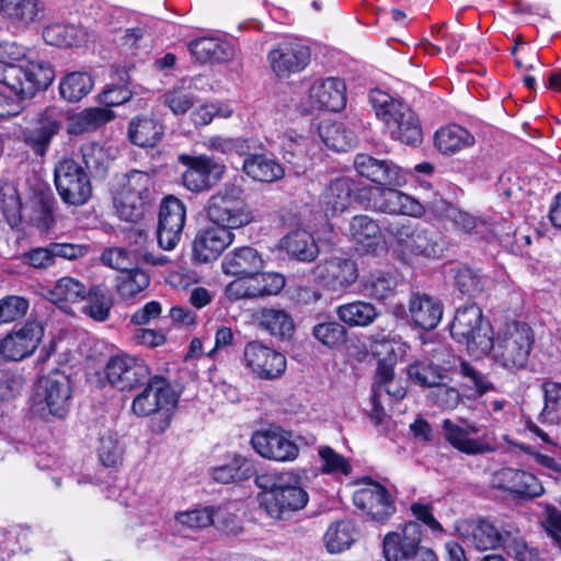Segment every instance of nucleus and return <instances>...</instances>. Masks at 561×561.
<instances>
[{
    "mask_svg": "<svg viewBox=\"0 0 561 561\" xmlns=\"http://www.w3.org/2000/svg\"><path fill=\"white\" fill-rule=\"evenodd\" d=\"M233 108L225 102L203 103L192 110L190 118L195 126L209 125L215 117L229 118Z\"/></svg>",
    "mask_w": 561,
    "mask_h": 561,
    "instance_id": "nucleus-55",
    "label": "nucleus"
},
{
    "mask_svg": "<svg viewBox=\"0 0 561 561\" xmlns=\"http://www.w3.org/2000/svg\"><path fill=\"white\" fill-rule=\"evenodd\" d=\"M260 505L274 519H287L309 500L300 479L291 471H271L256 476Z\"/></svg>",
    "mask_w": 561,
    "mask_h": 561,
    "instance_id": "nucleus-3",
    "label": "nucleus"
},
{
    "mask_svg": "<svg viewBox=\"0 0 561 561\" xmlns=\"http://www.w3.org/2000/svg\"><path fill=\"white\" fill-rule=\"evenodd\" d=\"M348 233L363 251L375 250L382 242L379 226L367 215L353 217L348 226Z\"/></svg>",
    "mask_w": 561,
    "mask_h": 561,
    "instance_id": "nucleus-42",
    "label": "nucleus"
},
{
    "mask_svg": "<svg viewBox=\"0 0 561 561\" xmlns=\"http://www.w3.org/2000/svg\"><path fill=\"white\" fill-rule=\"evenodd\" d=\"M30 49L15 42L0 44V82L21 96H33L54 80V69L30 58Z\"/></svg>",
    "mask_w": 561,
    "mask_h": 561,
    "instance_id": "nucleus-2",
    "label": "nucleus"
},
{
    "mask_svg": "<svg viewBox=\"0 0 561 561\" xmlns=\"http://www.w3.org/2000/svg\"><path fill=\"white\" fill-rule=\"evenodd\" d=\"M242 193L240 186L225 184L207 203L206 211L209 220L230 231L254 221V213L243 201Z\"/></svg>",
    "mask_w": 561,
    "mask_h": 561,
    "instance_id": "nucleus-10",
    "label": "nucleus"
},
{
    "mask_svg": "<svg viewBox=\"0 0 561 561\" xmlns=\"http://www.w3.org/2000/svg\"><path fill=\"white\" fill-rule=\"evenodd\" d=\"M268 61L274 73L287 78L304 70L310 61V50L297 42H285L272 49Z\"/></svg>",
    "mask_w": 561,
    "mask_h": 561,
    "instance_id": "nucleus-28",
    "label": "nucleus"
},
{
    "mask_svg": "<svg viewBox=\"0 0 561 561\" xmlns=\"http://www.w3.org/2000/svg\"><path fill=\"white\" fill-rule=\"evenodd\" d=\"M531 328L520 321L506 323L492 337L490 352L496 363L508 370L524 368L528 362L534 345Z\"/></svg>",
    "mask_w": 561,
    "mask_h": 561,
    "instance_id": "nucleus-7",
    "label": "nucleus"
},
{
    "mask_svg": "<svg viewBox=\"0 0 561 561\" xmlns=\"http://www.w3.org/2000/svg\"><path fill=\"white\" fill-rule=\"evenodd\" d=\"M243 171L255 181L273 183L280 180L284 174L282 164L265 153H252L244 158Z\"/></svg>",
    "mask_w": 561,
    "mask_h": 561,
    "instance_id": "nucleus-38",
    "label": "nucleus"
},
{
    "mask_svg": "<svg viewBox=\"0 0 561 561\" xmlns=\"http://www.w3.org/2000/svg\"><path fill=\"white\" fill-rule=\"evenodd\" d=\"M354 505L373 520L383 523L394 512L396 505L391 494L380 483L364 480L353 494Z\"/></svg>",
    "mask_w": 561,
    "mask_h": 561,
    "instance_id": "nucleus-20",
    "label": "nucleus"
},
{
    "mask_svg": "<svg viewBox=\"0 0 561 561\" xmlns=\"http://www.w3.org/2000/svg\"><path fill=\"white\" fill-rule=\"evenodd\" d=\"M461 540L479 551L504 548L507 539L514 535V526L497 527L492 522L479 519H460L455 525Z\"/></svg>",
    "mask_w": 561,
    "mask_h": 561,
    "instance_id": "nucleus-12",
    "label": "nucleus"
},
{
    "mask_svg": "<svg viewBox=\"0 0 561 561\" xmlns=\"http://www.w3.org/2000/svg\"><path fill=\"white\" fill-rule=\"evenodd\" d=\"M251 444L262 457L275 461H293L299 455V448L291 434L280 428L255 432L252 435Z\"/></svg>",
    "mask_w": 561,
    "mask_h": 561,
    "instance_id": "nucleus-22",
    "label": "nucleus"
},
{
    "mask_svg": "<svg viewBox=\"0 0 561 561\" xmlns=\"http://www.w3.org/2000/svg\"><path fill=\"white\" fill-rule=\"evenodd\" d=\"M193 57L201 62H226L233 58V46L220 38L201 37L188 44Z\"/></svg>",
    "mask_w": 561,
    "mask_h": 561,
    "instance_id": "nucleus-36",
    "label": "nucleus"
},
{
    "mask_svg": "<svg viewBox=\"0 0 561 561\" xmlns=\"http://www.w3.org/2000/svg\"><path fill=\"white\" fill-rule=\"evenodd\" d=\"M145 383L146 387L131 402V411L139 417L152 416L151 430L163 433L171 424L179 393L160 376H149Z\"/></svg>",
    "mask_w": 561,
    "mask_h": 561,
    "instance_id": "nucleus-5",
    "label": "nucleus"
},
{
    "mask_svg": "<svg viewBox=\"0 0 561 561\" xmlns=\"http://www.w3.org/2000/svg\"><path fill=\"white\" fill-rule=\"evenodd\" d=\"M161 99L162 103L176 116L186 114L197 101L193 92L184 84L165 91Z\"/></svg>",
    "mask_w": 561,
    "mask_h": 561,
    "instance_id": "nucleus-53",
    "label": "nucleus"
},
{
    "mask_svg": "<svg viewBox=\"0 0 561 561\" xmlns=\"http://www.w3.org/2000/svg\"><path fill=\"white\" fill-rule=\"evenodd\" d=\"M346 104V84L336 77L314 80L307 91L306 99L299 107L305 113L328 110L337 112Z\"/></svg>",
    "mask_w": 561,
    "mask_h": 561,
    "instance_id": "nucleus-16",
    "label": "nucleus"
},
{
    "mask_svg": "<svg viewBox=\"0 0 561 561\" xmlns=\"http://www.w3.org/2000/svg\"><path fill=\"white\" fill-rule=\"evenodd\" d=\"M186 219L184 203L174 197L167 196L161 203L159 211L158 242L163 250H173L181 240Z\"/></svg>",
    "mask_w": 561,
    "mask_h": 561,
    "instance_id": "nucleus-24",
    "label": "nucleus"
},
{
    "mask_svg": "<svg viewBox=\"0 0 561 561\" xmlns=\"http://www.w3.org/2000/svg\"><path fill=\"white\" fill-rule=\"evenodd\" d=\"M369 102L377 118L383 123L392 139L410 146L422 142L419 118L408 104L379 89L370 91Z\"/></svg>",
    "mask_w": 561,
    "mask_h": 561,
    "instance_id": "nucleus-4",
    "label": "nucleus"
},
{
    "mask_svg": "<svg viewBox=\"0 0 561 561\" xmlns=\"http://www.w3.org/2000/svg\"><path fill=\"white\" fill-rule=\"evenodd\" d=\"M376 307L367 301L354 300L336 308L339 320L352 328H366L378 317Z\"/></svg>",
    "mask_w": 561,
    "mask_h": 561,
    "instance_id": "nucleus-44",
    "label": "nucleus"
},
{
    "mask_svg": "<svg viewBox=\"0 0 561 561\" xmlns=\"http://www.w3.org/2000/svg\"><path fill=\"white\" fill-rule=\"evenodd\" d=\"M434 43L424 45L428 54H438L445 51L448 57L454 56L461 43V35L443 25L433 31Z\"/></svg>",
    "mask_w": 561,
    "mask_h": 561,
    "instance_id": "nucleus-52",
    "label": "nucleus"
},
{
    "mask_svg": "<svg viewBox=\"0 0 561 561\" xmlns=\"http://www.w3.org/2000/svg\"><path fill=\"white\" fill-rule=\"evenodd\" d=\"M445 439L458 451L476 456L495 450V438L493 435L483 434L477 436L480 427L462 422L457 424L450 420H444L442 424Z\"/></svg>",
    "mask_w": 561,
    "mask_h": 561,
    "instance_id": "nucleus-17",
    "label": "nucleus"
},
{
    "mask_svg": "<svg viewBox=\"0 0 561 561\" xmlns=\"http://www.w3.org/2000/svg\"><path fill=\"white\" fill-rule=\"evenodd\" d=\"M312 335L324 346L335 348L346 340V329L336 321L321 322L313 327Z\"/></svg>",
    "mask_w": 561,
    "mask_h": 561,
    "instance_id": "nucleus-59",
    "label": "nucleus"
},
{
    "mask_svg": "<svg viewBox=\"0 0 561 561\" xmlns=\"http://www.w3.org/2000/svg\"><path fill=\"white\" fill-rule=\"evenodd\" d=\"M94 88V80L85 71H71L59 81L60 98L69 103H77L85 98Z\"/></svg>",
    "mask_w": 561,
    "mask_h": 561,
    "instance_id": "nucleus-45",
    "label": "nucleus"
},
{
    "mask_svg": "<svg viewBox=\"0 0 561 561\" xmlns=\"http://www.w3.org/2000/svg\"><path fill=\"white\" fill-rule=\"evenodd\" d=\"M397 243L399 251L405 259L434 257L440 251L433 233L420 227H403L400 229L397 233Z\"/></svg>",
    "mask_w": 561,
    "mask_h": 561,
    "instance_id": "nucleus-29",
    "label": "nucleus"
},
{
    "mask_svg": "<svg viewBox=\"0 0 561 561\" xmlns=\"http://www.w3.org/2000/svg\"><path fill=\"white\" fill-rule=\"evenodd\" d=\"M318 456L321 462L320 470L325 474L350 476L352 472L351 461L330 446H320Z\"/></svg>",
    "mask_w": 561,
    "mask_h": 561,
    "instance_id": "nucleus-54",
    "label": "nucleus"
},
{
    "mask_svg": "<svg viewBox=\"0 0 561 561\" xmlns=\"http://www.w3.org/2000/svg\"><path fill=\"white\" fill-rule=\"evenodd\" d=\"M62 114L56 107L47 108L39 117L38 126L24 134L25 142L36 154H44L51 138L61 126Z\"/></svg>",
    "mask_w": 561,
    "mask_h": 561,
    "instance_id": "nucleus-33",
    "label": "nucleus"
},
{
    "mask_svg": "<svg viewBox=\"0 0 561 561\" xmlns=\"http://www.w3.org/2000/svg\"><path fill=\"white\" fill-rule=\"evenodd\" d=\"M455 341L466 346L468 353L481 357L492 347V328L483 321L482 311L476 305L458 308L450 325Z\"/></svg>",
    "mask_w": 561,
    "mask_h": 561,
    "instance_id": "nucleus-8",
    "label": "nucleus"
},
{
    "mask_svg": "<svg viewBox=\"0 0 561 561\" xmlns=\"http://www.w3.org/2000/svg\"><path fill=\"white\" fill-rule=\"evenodd\" d=\"M42 10L38 0H0V13L18 26L37 22Z\"/></svg>",
    "mask_w": 561,
    "mask_h": 561,
    "instance_id": "nucleus-40",
    "label": "nucleus"
},
{
    "mask_svg": "<svg viewBox=\"0 0 561 561\" xmlns=\"http://www.w3.org/2000/svg\"><path fill=\"white\" fill-rule=\"evenodd\" d=\"M163 134V125L152 116L138 115L128 124V139L141 148L154 147L162 139Z\"/></svg>",
    "mask_w": 561,
    "mask_h": 561,
    "instance_id": "nucleus-35",
    "label": "nucleus"
},
{
    "mask_svg": "<svg viewBox=\"0 0 561 561\" xmlns=\"http://www.w3.org/2000/svg\"><path fill=\"white\" fill-rule=\"evenodd\" d=\"M149 284V275L140 268H134L117 277L116 290L122 299L129 300L142 293Z\"/></svg>",
    "mask_w": 561,
    "mask_h": 561,
    "instance_id": "nucleus-51",
    "label": "nucleus"
},
{
    "mask_svg": "<svg viewBox=\"0 0 561 561\" xmlns=\"http://www.w3.org/2000/svg\"><path fill=\"white\" fill-rule=\"evenodd\" d=\"M255 298L277 295L285 287V277L275 272L260 271L250 276Z\"/></svg>",
    "mask_w": 561,
    "mask_h": 561,
    "instance_id": "nucleus-56",
    "label": "nucleus"
},
{
    "mask_svg": "<svg viewBox=\"0 0 561 561\" xmlns=\"http://www.w3.org/2000/svg\"><path fill=\"white\" fill-rule=\"evenodd\" d=\"M456 357L444 345L431 352L428 360H415L407 368L409 378L416 385L433 388L447 379L446 373L455 367Z\"/></svg>",
    "mask_w": 561,
    "mask_h": 561,
    "instance_id": "nucleus-19",
    "label": "nucleus"
},
{
    "mask_svg": "<svg viewBox=\"0 0 561 561\" xmlns=\"http://www.w3.org/2000/svg\"><path fill=\"white\" fill-rule=\"evenodd\" d=\"M87 294V286L71 276H62L54 286L42 289V296L45 299L65 311H68L71 305L83 301Z\"/></svg>",
    "mask_w": 561,
    "mask_h": 561,
    "instance_id": "nucleus-32",
    "label": "nucleus"
},
{
    "mask_svg": "<svg viewBox=\"0 0 561 561\" xmlns=\"http://www.w3.org/2000/svg\"><path fill=\"white\" fill-rule=\"evenodd\" d=\"M114 117V112L106 107L84 108L68 117L67 130L71 135H80L103 126Z\"/></svg>",
    "mask_w": 561,
    "mask_h": 561,
    "instance_id": "nucleus-41",
    "label": "nucleus"
},
{
    "mask_svg": "<svg viewBox=\"0 0 561 561\" xmlns=\"http://www.w3.org/2000/svg\"><path fill=\"white\" fill-rule=\"evenodd\" d=\"M355 183L342 176L330 182L321 195L320 205L324 216L335 217L345 211L354 201Z\"/></svg>",
    "mask_w": 561,
    "mask_h": 561,
    "instance_id": "nucleus-31",
    "label": "nucleus"
},
{
    "mask_svg": "<svg viewBox=\"0 0 561 561\" xmlns=\"http://www.w3.org/2000/svg\"><path fill=\"white\" fill-rule=\"evenodd\" d=\"M211 478L219 483H232L249 479L253 466L247 458L237 454H227L221 463L210 469Z\"/></svg>",
    "mask_w": 561,
    "mask_h": 561,
    "instance_id": "nucleus-39",
    "label": "nucleus"
},
{
    "mask_svg": "<svg viewBox=\"0 0 561 561\" xmlns=\"http://www.w3.org/2000/svg\"><path fill=\"white\" fill-rule=\"evenodd\" d=\"M84 300H87L82 308L84 314L99 322H104L108 319L114 300L112 294L106 288L100 285L90 287Z\"/></svg>",
    "mask_w": 561,
    "mask_h": 561,
    "instance_id": "nucleus-47",
    "label": "nucleus"
},
{
    "mask_svg": "<svg viewBox=\"0 0 561 561\" xmlns=\"http://www.w3.org/2000/svg\"><path fill=\"white\" fill-rule=\"evenodd\" d=\"M369 347L378 360L376 382L387 385L394 377L396 364L408 355L410 346L399 335L374 333L369 336Z\"/></svg>",
    "mask_w": 561,
    "mask_h": 561,
    "instance_id": "nucleus-13",
    "label": "nucleus"
},
{
    "mask_svg": "<svg viewBox=\"0 0 561 561\" xmlns=\"http://www.w3.org/2000/svg\"><path fill=\"white\" fill-rule=\"evenodd\" d=\"M176 523L188 529H202L215 522L214 506L195 507L178 512L174 516Z\"/></svg>",
    "mask_w": 561,
    "mask_h": 561,
    "instance_id": "nucleus-57",
    "label": "nucleus"
},
{
    "mask_svg": "<svg viewBox=\"0 0 561 561\" xmlns=\"http://www.w3.org/2000/svg\"><path fill=\"white\" fill-rule=\"evenodd\" d=\"M43 335L44 329L36 321L14 328L0 341V356L7 360H22L35 352Z\"/></svg>",
    "mask_w": 561,
    "mask_h": 561,
    "instance_id": "nucleus-21",
    "label": "nucleus"
},
{
    "mask_svg": "<svg viewBox=\"0 0 561 561\" xmlns=\"http://www.w3.org/2000/svg\"><path fill=\"white\" fill-rule=\"evenodd\" d=\"M357 531L351 522L341 520L333 523L323 536V542L329 553H341L352 547L356 541Z\"/></svg>",
    "mask_w": 561,
    "mask_h": 561,
    "instance_id": "nucleus-46",
    "label": "nucleus"
},
{
    "mask_svg": "<svg viewBox=\"0 0 561 561\" xmlns=\"http://www.w3.org/2000/svg\"><path fill=\"white\" fill-rule=\"evenodd\" d=\"M153 194V181L142 171L134 170L119 183L113 197L121 219L136 222L142 218Z\"/></svg>",
    "mask_w": 561,
    "mask_h": 561,
    "instance_id": "nucleus-9",
    "label": "nucleus"
},
{
    "mask_svg": "<svg viewBox=\"0 0 561 561\" xmlns=\"http://www.w3.org/2000/svg\"><path fill=\"white\" fill-rule=\"evenodd\" d=\"M105 375L113 387L119 390H130L144 385L149 379L150 369L141 358L122 353L108 359Z\"/></svg>",
    "mask_w": 561,
    "mask_h": 561,
    "instance_id": "nucleus-18",
    "label": "nucleus"
},
{
    "mask_svg": "<svg viewBox=\"0 0 561 561\" xmlns=\"http://www.w3.org/2000/svg\"><path fill=\"white\" fill-rule=\"evenodd\" d=\"M503 550L515 561H541L538 552L525 542L517 528L514 529V535L507 539Z\"/></svg>",
    "mask_w": 561,
    "mask_h": 561,
    "instance_id": "nucleus-64",
    "label": "nucleus"
},
{
    "mask_svg": "<svg viewBox=\"0 0 561 561\" xmlns=\"http://www.w3.org/2000/svg\"><path fill=\"white\" fill-rule=\"evenodd\" d=\"M25 385L23 375L14 368L0 365V400L9 401L16 398Z\"/></svg>",
    "mask_w": 561,
    "mask_h": 561,
    "instance_id": "nucleus-61",
    "label": "nucleus"
},
{
    "mask_svg": "<svg viewBox=\"0 0 561 561\" xmlns=\"http://www.w3.org/2000/svg\"><path fill=\"white\" fill-rule=\"evenodd\" d=\"M101 259L105 265L121 271V274L134 270L133 266L137 262V256L124 248L107 249L102 253Z\"/></svg>",
    "mask_w": 561,
    "mask_h": 561,
    "instance_id": "nucleus-63",
    "label": "nucleus"
},
{
    "mask_svg": "<svg viewBox=\"0 0 561 561\" xmlns=\"http://www.w3.org/2000/svg\"><path fill=\"white\" fill-rule=\"evenodd\" d=\"M316 278L328 289L343 291L356 283L357 264L343 255H331L314 267Z\"/></svg>",
    "mask_w": 561,
    "mask_h": 561,
    "instance_id": "nucleus-23",
    "label": "nucleus"
},
{
    "mask_svg": "<svg viewBox=\"0 0 561 561\" xmlns=\"http://www.w3.org/2000/svg\"><path fill=\"white\" fill-rule=\"evenodd\" d=\"M256 321L260 328L275 336H290L295 329L293 319L282 309H262L256 314Z\"/></svg>",
    "mask_w": 561,
    "mask_h": 561,
    "instance_id": "nucleus-48",
    "label": "nucleus"
},
{
    "mask_svg": "<svg viewBox=\"0 0 561 561\" xmlns=\"http://www.w3.org/2000/svg\"><path fill=\"white\" fill-rule=\"evenodd\" d=\"M44 41L51 46H77L84 39V33L76 25L55 23L43 31Z\"/></svg>",
    "mask_w": 561,
    "mask_h": 561,
    "instance_id": "nucleus-49",
    "label": "nucleus"
},
{
    "mask_svg": "<svg viewBox=\"0 0 561 561\" xmlns=\"http://www.w3.org/2000/svg\"><path fill=\"white\" fill-rule=\"evenodd\" d=\"M265 266L263 255L253 247H239L222 259L221 272L231 277H250Z\"/></svg>",
    "mask_w": 561,
    "mask_h": 561,
    "instance_id": "nucleus-30",
    "label": "nucleus"
},
{
    "mask_svg": "<svg viewBox=\"0 0 561 561\" xmlns=\"http://www.w3.org/2000/svg\"><path fill=\"white\" fill-rule=\"evenodd\" d=\"M320 135L325 145L335 151H346L357 142L355 133L343 123H332L320 127Z\"/></svg>",
    "mask_w": 561,
    "mask_h": 561,
    "instance_id": "nucleus-50",
    "label": "nucleus"
},
{
    "mask_svg": "<svg viewBox=\"0 0 561 561\" xmlns=\"http://www.w3.org/2000/svg\"><path fill=\"white\" fill-rule=\"evenodd\" d=\"M434 144L443 154L453 156L472 148L476 144V137L467 128L457 124H449L436 130Z\"/></svg>",
    "mask_w": 561,
    "mask_h": 561,
    "instance_id": "nucleus-34",
    "label": "nucleus"
},
{
    "mask_svg": "<svg viewBox=\"0 0 561 561\" xmlns=\"http://www.w3.org/2000/svg\"><path fill=\"white\" fill-rule=\"evenodd\" d=\"M421 527L415 522L405 523L400 529L388 533L382 541L387 561H413L421 549Z\"/></svg>",
    "mask_w": 561,
    "mask_h": 561,
    "instance_id": "nucleus-25",
    "label": "nucleus"
},
{
    "mask_svg": "<svg viewBox=\"0 0 561 561\" xmlns=\"http://www.w3.org/2000/svg\"><path fill=\"white\" fill-rule=\"evenodd\" d=\"M280 245L290 256L302 262L313 261L319 253L312 234L305 229H297L286 234Z\"/></svg>",
    "mask_w": 561,
    "mask_h": 561,
    "instance_id": "nucleus-43",
    "label": "nucleus"
},
{
    "mask_svg": "<svg viewBox=\"0 0 561 561\" xmlns=\"http://www.w3.org/2000/svg\"><path fill=\"white\" fill-rule=\"evenodd\" d=\"M71 396L69 376L54 370L37 380L31 399V413L44 422L64 420L70 409Z\"/></svg>",
    "mask_w": 561,
    "mask_h": 561,
    "instance_id": "nucleus-6",
    "label": "nucleus"
},
{
    "mask_svg": "<svg viewBox=\"0 0 561 561\" xmlns=\"http://www.w3.org/2000/svg\"><path fill=\"white\" fill-rule=\"evenodd\" d=\"M242 363L252 375L263 380L279 378L287 367L284 354L260 341H251L244 345Z\"/></svg>",
    "mask_w": 561,
    "mask_h": 561,
    "instance_id": "nucleus-14",
    "label": "nucleus"
},
{
    "mask_svg": "<svg viewBox=\"0 0 561 561\" xmlns=\"http://www.w3.org/2000/svg\"><path fill=\"white\" fill-rule=\"evenodd\" d=\"M179 162L186 167L182 174L183 185L191 192L199 193L209 190L225 174V164L205 154H180Z\"/></svg>",
    "mask_w": 561,
    "mask_h": 561,
    "instance_id": "nucleus-15",
    "label": "nucleus"
},
{
    "mask_svg": "<svg viewBox=\"0 0 561 561\" xmlns=\"http://www.w3.org/2000/svg\"><path fill=\"white\" fill-rule=\"evenodd\" d=\"M411 319L424 330L435 329L442 320L443 307L427 295L414 294L409 304Z\"/></svg>",
    "mask_w": 561,
    "mask_h": 561,
    "instance_id": "nucleus-37",
    "label": "nucleus"
},
{
    "mask_svg": "<svg viewBox=\"0 0 561 561\" xmlns=\"http://www.w3.org/2000/svg\"><path fill=\"white\" fill-rule=\"evenodd\" d=\"M491 484L493 488L523 499L540 496L545 491L541 482L535 474L510 467L495 471L492 474Z\"/></svg>",
    "mask_w": 561,
    "mask_h": 561,
    "instance_id": "nucleus-26",
    "label": "nucleus"
},
{
    "mask_svg": "<svg viewBox=\"0 0 561 561\" xmlns=\"http://www.w3.org/2000/svg\"><path fill=\"white\" fill-rule=\"evenodd\" d=\"M545 405L541 416L546 422H561V383L546 381L542 385Z\"/></svg>",
    "mask_w": 561,
    "mask_h": 561,
    "instance_id": "nucleus-58",
    "label": "nucleus"
},
{
    "mask_svg": "<svg viewBox=\"0 0 561 561\" xmlns=\"http://www.w3.org/2000/svg\"><path fill=\"white\" fill-rule=\"evenodd\" d=\"M397 286L396 279L383 272L370 273L364 279L365 290L377 300H385L394 290Z\"/></svg>",
    "mask_w": 561,
    "mask_h": 561,
    "instance_id": "nucleus-62",
    "label": "nucleus"
},
{
    "mask_svg": "<svg viewBox=\"0 0 561 561\" xmlns=\"http://www.w3.org/2000/svg\"><path fill=\"white\" fill-rule=\"evenodd\" d=\"M100 461L105 467H116L122 459V450L116 433L106 430L101 434L96 449Z\"/></svg>",
    "mask_w": 561,
    "mask_h": 561,
    "instance_id": "nucleus-60",
    "label": "nucleus"
},
{
    "mask_svg": "<svg viewBox=\"0 0 561 561\" xmlns=\"http://www.w3.org/2000/svg\"><path fill=\"white\" fill-rule=\"evenodd\" d=\"M233 240L234 233L217 224L202 228L193 241V257L198 263L213 262Z\"/></svg>",
    "mask_w": 561,
    "mask_h": 561,
    "instance_id": "nucleus-27",
    "label": "nucleus"
},
{
    "mask_svg": "<svg viewBox=\"0 0 561 561\" xmlns=\"http://www.w3.org/2000/svg\"><path fill=\"white\" fill-rule=\"evenodd\" d=\"M357 173L380 185L370 192L373 208L391 214L420 217L424 206L413 196L394 187L407 184V172L388 159H376L368 154H357L354 160Z\"/></svg>",
    "mask_w": 561,
    "mask_h": 561,
    "instance_id": "nucleus-1",
    "label": "nucleus"
},
{
    "mask_svg": "<svg viewBox=\"0 0 561 561\" xmlns=\"http://www.w3.org/2000/svg\"><path fill=\"white\" fill-rule=\"evenodd\" d=\"M55 185L61 199L69 205H83L92 193L84 168L73 158H62L55 167Z\"/></svg>",
    "mask_w": 561,
    "mask_h": 561,
    "instance_id": "nucleus-11",
    "label": "nucleus"
}]
</instances>
